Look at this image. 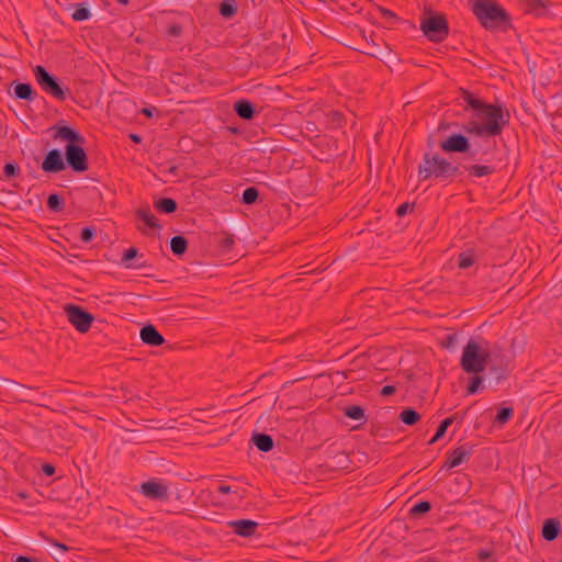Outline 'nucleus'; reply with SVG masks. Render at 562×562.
<instances>
[{
    "label": "nucleus",
    "instance_id": "obj_6",
    "mask_svg": "<svg viewBox=\"0 0 562 562\" xmlns=\"http://www.w3.org/2000/svg\"><path fill=\"white\" fill-rule=\"evenodd\" d=\"M345 40H357L360 42L359 53L378 59L386 58L391 49L384 37H344Z\"/></svg>",
    "mask_w": 562,
    "mask_h": 562
},
{
    "label": "nucleus",
    "instance_id": "obj_55",
    "mask_svg": "<svg viewBox=\"0 0 562 562\" xmlns=\"http://www.w3.org/2000/svg\"><path fill=\"white\" fill-rule=\"evenodd\" d=\"M130 138L136 144H139L142 142V137L138 134H131Z\"/></svg>",
    "mask_w": 562,
    "mask_h": 562
},
{
    "label": "nucleus",
    "instance_id": "obj_34",
    "mask_svg": "<svg viewBox=\"0 0 562 562\" xmlns=\"http://www.w3.org/2000/svg\"><path fill=\"white\" fill-rule=\"evenodd\" d=\"M431 509V504L428 501H423L416 503L411 509L409 514L414 517H418L420 515H424L428 513Z\"/></svg>",
    "mask_w": 562,
    "mask_h": 562
},
{
    "label": "nucleus",
    "instance_id": "obj_21",
    "mask_svg": "<svg viewBox=\"0 0 562 562\" xmlns=\"http://www.w3.org/2000/svg\"><path fill=\"white\" fill-rule=\"evenodd\" d=\"M14 94L16 99L33 101L36 98V92L30 83L18 82L14 87Z\"/></svg>",
    "mask_w": 562,
    "mask_h": 562
},
{
    "label": "nucleus",
    "instance_id": "obj_58",
    "mask_svg": "<svg viewBox=\"0 0 562 562\" xmlns=\"http://www.w3.org/2000/svg\"><path fill=\"white\" fill-rule=\"evenodd\" d=\"M120 1L126 3V0H120Z\"/></svg>",
    "mask_w": 562,
    "mask_h": 562
},
{
    "label": "nucleus",
    "instance_id": "obj_9",
    "mask_svg": "<svg viewBox=\"0 0 562 562\" xmlns=\"http://www.w3.org/2000/svg\"><path fill=\"white\" fill-rule=\"evenodd\" d=\"M65 312L69 323L82 334L90 329L94 321L93 315L79 305L69 304L65 307Z\"/></svg>",
    "mask_w": 562,
    "mask_h": 562
},
{
    "label": "nucleus",
    "instance_id": "obj_5",
    "mask_svg": "<svg viewBox=\"0 0 562 562\" xmlns=\"http://www.w3.org/2000/svg\"><path fill=\"white\" fill-rule=\"evenodd\" d=\"M488 359L490 352L481 350L477 342L470 339L463 348L460 366L464 372L477 374L484 371Z\"/></svg>",
    "mask_w": 562,
    "mask_h": 562
},
{
    "label": "nucleus",
    "instance_id": "obj_43",
    "mask_svg": "<svg viewBox=\"0 0 562 562\" xmlns=\"http://www.w3.org/2000/svg\"><path fill=\"white\" fill-rule=\"evenodd\" d=\"M338 43L353 52L359 53L360 42L357 40H345L344 37H341V40L338 41Z\"/></svg>",
    "mask_w": 562,
    "mask_h": 562
},
{
    "label": "nucleus",
    "instance_id": "obj_26",
    "mask_svg": "<svg viewBox=\"0 0 562 562\" xmlns=\"http://www.w3.org/2000/svg\"><path fill=\"white\" fill-rule=\"evenodd\" d=\"M47 207L54 213H60L65 209V200L58 193H52L47 198Z\"/></svg>",
    "mask_w": 562,
    "mask_h": 562
},
{
    "label": "nucleus",
    "instance_id": "obj_45",
    "mask_svg": "<svg viewBox=\"0 0 562 562\" xmlns=\"http://www.w3.org/2000/svg\"><path fill=\"white\" fill-rule=\"evenodd\" d=\"M48 541H49L50 544H53L54 547L58 548L63 552H68L70 550V548L68 546H66L65 543H61V542H59L57 540L49 539Z\"/></svg>",
    "mask_w": 562,
    "mask_h": 562
},
{
    "label": "nucleus",
    "instance_id": "obj_23",
    "mask_svg": "<svg viewBox=\"0 0 562 562\" xmlns=\"http://www.w3.org/2000/svg\"><path fill=\"white\" fill-rule=\"evenodd\" d=\"M170 249L173 255L182 256L188 249V240L181 235L173 236L170 239Z\"/></svg>",
    "mask_w": 562,
    "mask_h": 562
},
{
    "label": "nucleus",
    "instance_id": "obj_13",
    "mask_svg": "<svg viewBox=\"0 0 562 562\" xmlns=\"http://www.w3.org/2000/svg\"><path fill=\"white\" fill-rule=\"evenodd\" d=\"M41 168L48 173H57L66 168L63 154L59 149H50L44 157Z\"/></svg>",
    "mask_w": 562,
    "mask_h": 562
},
{
    "label": "nucleus",
    "instance_id": "obj_15",
    "mask_svg": "<svg viewBox=\"0 0 562 562\" xmlns=\"http://www.w3.org/2000/svg\"><path fill=\"white\" fill-rule=\"evenodd\" d=\"M227 526L240 537L249 538L252 537L258 528V522L251 519H237L227 522Z\"/></svg>",
    "mask_w": 562,
    "mask_h": 562
},
{
    "label": "nucleus",
    "instance_id": "obj_12",
    "mask_svg": "<svg viewBox=\"0 0 562 562\" xmlns=\"http://www.w3.org/2000/svg\"><path fill=\"white\" fill-rule=\"evenodd\" d=\"M349 456L341 450L329 448L325 452L324 465L330 471L345 470L349 468Z\"/></svg>",
    "mask_w": 562,
    "mask_h": 562
},
{
    "label": "nucleus",
    "instance_id": "obj_53",
    "mask_svg": "<svg viewBox=\"0 0 562 562\" xmlns=\"http://www.w3.org/2000/svg\"><path fill=\"white\" fill-rule=\"evenodd\" d=\"M450 125H451V124H450V123H448V122H440V123H439V126H438V130H439V131H446V130L450 128Z\"/></svg>",
    "mask_w": 562,
    "mask_h": 562
},
{
    "label": "nucleus",
    "instance_id": "obj_28",
    "mask_svg": "<svg viewBox=\"0 0 562 562\" xmlns=\"http://www.w3.org/2000/svg\"><path fill=\"white\" fill-rule=\"evenodd\" d=\"M137 216L150 228H160L156 216L148 207L137 210Z\"/></svg>",
    "mask_w": 562,
    "mask_h": 562
},
{
    "label": "nucleus",
    "instance_id": "obj_42",
    "mask_svg": "<svg viewBox=\"0 0 562 562\" xmlns=\"http://www.w3.org/2000/svg\"><path fill=\"white\" fill-rule=\"evenodd\" d=\"M529 8L537 15H541L546 12V4L542 0H532Z\"/></svg>",
    "mask_w": 562,
    "mask_h": 562
},
{
    "label": "nucleus",
    "instance_id": "obj_4",
    "mask_svg": "<svg viewBox=\"0 0 562 562\" xmlns=\"http://www.w3.org/2000/svg\"><path fill=\"white\" fill-rule=\"evenodd\" d=\"M473 12L486 27H499L506 32L508 18L505 10L491 0H476L473 3Z\"/></svg>",
    "mask_w": 562,
    "mask_h": 562
},
{
    "label": "nucleus",
    "instance_id": "obj_1",
    "mask_svg": "<svg viewBox=\"0 0 562 562\" xmlns=\"http://www.w3.org/2000/svg\"><path fill=\"white\" fill-rule=\"evenodd\" d=\"M459 98L465 103L464 111H471V119L461 130L470 136L480 138L499 136L509 124L510 113L501 103H486L473 92L460 88Z\"/></svg>",
    "mask_w": 562,
    "mask_h": 562
},
{
    "label": "nucleus",
    "instance_id": "obj_49",
    "mask_svg": "<svg viewBox=\"0 0 562 562\" xmlns=\"http://www.w3.org/2000/svg\"><path fill=\"white\" fill-rule=\"evenodd\" d=\"M454 340H456L454 335H448L446 337V341L442 344V346L446 347V348H450V347L453 346Z\"/></svg>",
    "mask_w": 562,
    "mask_h": 562
},
{
    "label": "nucleus",
    "instance_id": "obj_32",
    "mask_svg": "<svg viewBox=\"0 0 562 562\" xmlns=\"http://www.w3.org/2000/svg\"><path fill=\"white\" fill-rule=\"evenodd\" d=\"M514 415V409L510 406H503L498 409L495 416V423L499 425H505L508 423Z\"/></svg>",
    "mask_w": 562,
    "mask_h": 562
},
{
    "label": "nucleus",
    "instance_id": "obj_14",
    "mask_svg": "<svg viewBox=\"0 0 562 562\" xmlns=\"http://www.w3.org/2000/svg\"><path fill=\"white\" fill-rule=\"evenodd\" d=\"M472 454V447L467 445L460 446L448 453L443 468L453 469L465 462Z\"/></svg>",
    "mask_w": 562,
    "mask_h": 562
},
{
    "label": "nucleus",
    "instance_id": "obj_30",
    "mask_svg": "<svg viewBox=\"0 0 562 562\" xmlns=\"http://www.w3.org/2000/svg\"><path fill=\"white\" fill-rule=\"evenodd\" d=\"M475 262V255L472 250L462 251L458 257V267L460 269H468Z\"/></svg>",
    "mask_w": 562,
    "mask_h": 562
},
{
    "label": "nucleus",
    "instance_id": "obj_19",
    "mask_svg": "<svg viewBox=\"0 0 562 562\" xmlns=\"http://www.w3.org/2000/svg\"><path fill=\"white\" fill-rule=\"evenodd\" d=\"M464 171L468 172L470 177L482 178L491 176L495 172V167L493 165H469L462 167Z\"/></svg>",
    "mask_w": 562,
    "mask_h": 562
},
{
    "label": "nucleus",
    "instance_id": "obj_20",
    "mask_svg": "<svg viewBox=\"0 0 562 562\" xmlns=\"http://www.w3.org/2000/svg\"><path fill=\"white\" fill-rule=\"evenodd\" d=\"M251 441L259 451L269 452L273 449V439L270 435L265 432H255L251 437Z\"/></svg>",
    "mask_w": 562,
    "mask_h": 562
},
{
    "label": "nucleus",
    "instance_id": "obj_2",
    "mask_svg": "<svg viewBox=\"0 0 562 562\" xmlns=\"http://www.w3.org/2000/svg\"><path fill=\"white\" fill-rule=\"evenodd\" d=\"M54 140L67 142L65 161L72 171L82 173L89 169L88 156L83 149L85 137L71 126L58 123L52 127Z\"/></svg>",
    "mask_w": 562,
    "mask_h": 562
},
{
    "label": "nucleus",
    "instance_id": "obj_57",
    "mask_svg": "<svg viewBox=\"0 0 562 562\" xmlns=\"http://www.w3.org/2000/svg\"><path fill=\"white\" fill-rule=\"evenodd\" d=\"M136 41H137L138 43H140V42H142L139 36H136Z\"/></svg>",
    "mask_w": 562,
    "mask_h": 562
},
{
    "label": "nucleus",
    "instance_id": "obj_7",
    "mask_svg": "<svg viewBox=\"0 0 562 562\" xmlns=\"http://www.w3.org/2000/svg\"><path fill=\"white\" fill-rule=\"evenodd\" d=\"M34 75L37 83L42 87L44 91L52 94L56 99L64 101L67 97V92L69 89L64 90L55 76L50 75L45 67L36 66L34 69Z\"/></svg>",
    "mask_w": 562,
    "mask_h": 562
},
{
    "label": "nucleus",
    "instance_id": "obj_25",
    "mask_svg": "<svg viewBox=\"0 0 562 562\" xmlns=\"http://www.w3.org/2000/svg\"><path fill=\"white\" fill-rule=\"evenodd\" d=\"M398 418L403 424H405L407 426H413L419 422L420 414L417 411H415L414 408L407 407V408H404L400 413Z\"/></svg>",
    "mask_w": 562,
    "mask_h": 562
},
{
    "label": "nucleus",
    "instance_id": "obj_8",
    "mask_svg": "<svg viewBox=\"0 0 562 562\" xmlns=\"http://www.w3.org/2000/svg\"><path fill=\"white\" fill-rule=\"evenodd\" d=\"M463 132L462 133H454L449 135L446 139L440 142V149L445 153H459V154H467L468 157L474 158L476 151L471 150V144L469 140V137Z\"/></svg>",
    "mask_w": 562,
    "mask_h": 562
},
{
    "label": "nucleus",
    "instance_id": "obj_48",
    "mask_svg": "<svg viewBox=\"0 0 562 562\" xmlns=\"http://www.w3.org/2000/svg\"><path fill=\"white\" fill-rule=\"evenodd\" d=\"M217 492L221 494L236 493L235 491L232 490V487L229 485H225V484L218 485Z\"/></svg>",
    "mask_w": 562,
    "mask_h": 562
},
{
    "label": "nucleus",
    "instance_id": "obj_35",
    "mask_svg": "<svg viewBox=\"0 0 562 562\" xmlns=\"http://www.w3.org/2000/svg\"><path fill=\"white\" fill-rule=\"evenodd\" d=\"M236 11H237V5H236L235 1H233V0L223 1L220 5V13L224 18L233 16L236 13Z\"/></svg>",
    "mask_w": 562,
    "mask_h": 562
},
{
    "label": "nucleus",
    "instance_id": "obj_37",
    "mask_svg": "<svg viewBox=\"0 0 562 562\" xmlns=\"http://www.w3.org/2000/svg\"><path fill=\"white\" fill-rule=\"evenodd\" d=\"M483 384V378L477 373V374H474L471 380H470V383L467 387V393L468 394H475L479 389L482 386Z\"/></svg>",
    "mask_w": 562,
    "mask_h": 562
},
{
    "label": "nucleus",
    "instance_id": "obj_10",
    "mask_svg": "<svg viewBox=\"0 0 562 562\" xmlns=\"http://www.w3.org/2000/svg\"><path fill=\"white\" fill-rule=\"evenodd\" d=\"M423 32L427 35L428 33H448V22L445 15L434 12L425 14L420 22Z\"/></svg>",
    "mask_w": 562,
    "mask_h": 562
},
{
    "label": "nucleus",
    "instance_id": "obj_41",
    "mask_svg": "<svg viewBox=\"0 0 562 562\" xmlns=\"http://www.w3.org/2000/svg\"><path fill=\"white\" fill-rule=\"evenodd\" d=\"M383 19H384V23L386 24L387 27H391V25H393L396 21H397V18L396 15L391 12L390 10H386L384 8H379Z\"/></svg>",
    "mask_w": 562,
    "mask_h": 562
},
{
    "label": "nucleus",
    "instance_id": "obj_44",
    "mask_svg": "<svg viewBox=\"0 0 562 562\" xmlns=\"http://www.w3.org/2000/svg\"><path fill=\"white\" fill-rule=\"evenodd\" d=\"M42 471H43V473H44L45 475H47V476H52V475H54V474H55V471H56V470H55V467H54L53 464H50V463H44V464L42 465Z\"/></svg>",
    "mask_w": 562,
    "mask_h": 562
},
{
    "label": "nucleus",
    "instance_id": "obj_18",
    "mask_svg": "<svg viewBox=\"0 0 562 562\" xmlns=\"http://www.w3.org/2000/svg\"><path fill=\"white\" fill-rule=\"evenodd\" d=\"M560 531V521L557 518H548L542 525L541 536L547 541H553L559 537Z\"/></svg>",
    "mask_w": 562,
    "mask_h": 562
},
{
    "label": "nucleus",
    "instance_id": "obj_16",
    "mask_svg": "<svg viewBox=\"0 0 562 562\" xmlns=\"http://www.w3.org/2000/svg\"><path fill=\"white\" fill-rule=\"evenodd\" d=\"M140 339L144 344L153 347L161 346L165 342L164 336L151 324H147L140 329Z\"/></svg>",
    "mask_w": 562,
    "mask_h": 562
},
{
    "label": "nucleus",
    "instance_id": "obj_36",
    "mask_svg": "<svg viewBox=\"0 0 562 562\" xmlns=\"http://www.w3.org/2000/svg\"><path fill=\"white\" fill-rule=\"evenodd\" d=\"M71 16L75 21H86L90 18V11L88 8L83 7L82 4H78L75 8Z\"/></svg>",
    "mask_w": 562,
    "mask_h": 562
},
{
    "label": "nucleus",
    "instance_id": "obj_50",
    "mask_svg": "<svg viewBox=\"0 0 562 562\" xmlns=\"http://www.w3.org/2000/svg\"><path fill=\"white\" fill-rule=\"evenodd\" d=\"M155 111V108H143L140 113L144 114L146 117H153Z\"/></svg>",
    "mask_w": 562,
    "mask_h": 562
},
{
    "label": "nucleus",
    "instance_id": "obj_38",
    "mask_svg": "<svg viewBox=\"0 0 562 562\" xmlns=\"http://www.w3.org/2000/svg\"><path fill=\"white\" fill-rule=\"evenodd\" d=\"M20 172V167L15 162H7L3 167V173L7 178L18 177Z\"/></svg>",
    "mask_w": 562,
    "mask_h": 562
},
{
    "label": "nucleus",
    "instance_id": "obj_56",
    "mask_svg": "<svg viewBox=\"0 0 562 562\" xmlns=\"http://www.w3.org/2000/svg\"><path fill=\"white\" fill-rule=\"evenodd\" d=\"M445 37H439V36H436V37H428V40H430L431 42H435V43H439L443 40Z\"/></svg>",
    "mask_w": 562,
    "mask_h": 562
},
{
    "label": "nucleus",
    "instance_id": "obj_33",
    "mask_svg": "<svg viewBox=\"0 0 562 562\" xmlns=\"http://www.w3.org/2000/svg\"><path fill=\"white\" fill-rule=\"evenodd\" d=\"M258 198H259L258 189L255 187H248L243 192L241 202L244 204L250 205V204L256 203Z\"/></svg>",
    "mask_w": 562,
    "mask_h": 562
},
{
    "label": "nucleus",
    "instance_id": "obj_17",
    "mask_svg": "<svg viewBox=\"0 0 562 562\" xmlns=\"http://www.w3.org/2000/svg\"><path fill=\"white\" fill-rule=\"evenodd\" d=\"M235 113L243 120L250 121L256 116V108L254 103L247 99L237 100L234 105Z\"/></svg>",
    "mask_w": 562,
    "mask_h": 562
},
{
    "label": "nucleus",
    "instance_id": "obj_27",
    "mask_svg": "<svg viewBox=\"0 0 562 562\" xmlns=\"http://www.w3.org/2000/svg\"><path fill=\"white\" fill-rule=\"evenodd\" d=\"M155 207L162 213L170 214L177 211L178 204L171 198H162L155 203Z\"/></svg>",
    "mask_w": 562,
    "mask_h": 562
},
{
    "label": "nucleus",
    "instance_id": "obj_51",
    "mask_svg": "<svg viewBox=\"0 0 562 562\" xmlns=\"http://www.w3.org/2000/svg\"><path fill=\"white\" fill-rule=\"evenodd\" d=\"M234 245V239H233V236H227L223 239V247L224 248H231L232 246Z\"/></svg>",
    "mask_w": 562,
    "mask_h": 562
},
{
    "label": "nucleus",
    "instance_id": "obj_47",
    "mask_svg": "<svg viewBox=\"0 0 562 562\" xmlns=\"http://www.w3.org/2000/svg\"><path fill=\"white\" fill-rule=\"evenodd\" d=\"M408 209H409V204H408V203H403V204H401V205L396 209V214H397L398 216H403V215H405V214L407 213Z\"/></svg>",
    "mask_w": 562,
    "mask_h": 562
},
{
    "label": "nucleus",
    "instance_id": "obj_40",
    "mask_svg": "<svg viewBox=\"0 0 562 562\" xmlns=\"http://www.w3.org/2000/svg\"><path fill=\"white\" fill-rule=\"evenodd\" d=\"M476 557L480 562H496L494 559V550L480 549Z\"/></svg>",
    "mask_w": 562,
    "mask_h": 562
},
{
    "label": "nucleus",
    "instance_id": "obj_46",
    "mask_svg": "<svg viewBox=\"0 0 562 562\" xmlns=\"http://www.w3.org/2000/svg\"><path fill=\"white\" fill-rule=\"evenodd\" d=\"M396 391L395 386L394 385H384L382 389H381V395L383 396H389V395H392L394 394Z\"/></svg>",
    "mask_w": 562,
    "mask_h": 562
},
{
    "label": "nucleus",
    "instance_id": "obj_29",
    "mask_svg": "<svg viewBox=\"0 0 562 562\" xmlns=\"http://www.w3.org/2000/svg\"><path fill=\"white\" fill-rule=\"evenodd\" d=\"M453 422H454L453 415L441 420V423L439 424V426L436 430L435 436L430 439L429 445H432L436 441H438L440 438H442L445 436L448 427L451 426Z\"/></svg>",
    "mask_w": 562,
    "mask_h": 562
},
{
    "label": "nucleus",
    "instance_id": "obj_39",
    "mask_svg": "<svg viewBox=\"0 0 562 562\" xmlns=\"http://www.w3.org/2000/svg\"><path fill=\"white\" fill-rule=\"evenodd\" d=\"M95 237V228L92 226H86L81 229L80 239L83 243H90Z\"/></svg>",
    "mask_w": 562,
    "mask_h": 562
},
{
    "label": "nucleus",
    "instance_id": "obj_52",
    "mask_svg": "<svg viewBox=\"0 0 562 562\" xmlns=\"http://www.w3.org/2000/svg\"><path fill=\"white\" fill-rule=\"evenodd\" d=\"M14 562H36L35 559L24 555H18Z\"/></svg>",
    "mask_w": 562,
    "mask_h": 562
},
{
    "label": "nucleus",
    "instance_id": "obj_24",
    "mask_svg": "<svg viewBox=\"0 0 562 562\" xmlns=\"http://www.w3.org/2000/svg\"><path fill=\"white\" fill-rule=\"evenodd\" d=\"M138 256V249L135 248V247H131L128 249H126L123 254V257H122V263L125 266V268H134V269H139V268H144V267H147L146 263H132L131 261L133 259H135L136 257Z\"/></svg>",
    "mask_w": 562,
    "mask_h": 562
},
{
    "label": "nucleus",
    "instance_id": "obj_54",
    "mask_svg": "<svg viewBox=\"0 0 562 562\" xmlns=\"http://www.w3.org/2000/svg\"><path fill=\"white\" fill-rule=\"evenodd\" d=\"M306 130H307L308 132H315V131L317 130L316 124H315V123H313V122H307V124H306Z\"/></svg>",
    "mask_w": 562,
    "mask_h": 562
},
{
    "label": "nucleus",
    "instance_id": "obj_3",
    "mask_svg": "<svg viewBox=\"0 0 562 562\" xmlns=\"http://www.w3.org/2000/svg\"><path fill=\"white\" fill-rule=\"evenodd\" d=\"M463 173L461 167L440 156L437 153L427 151L423 155V161L418 166L420 181L429 179L449 180Z\"/></svg>",
    "mask_w": 562,
    "mask_h": 562
},
{
    "label": "nucleus",
    "instance_id": "obj_11",
    "mask_svg": "<svg viewBox=\"0 0 562 562\" xmlns=\"http://www.w3.org/2000/svg\"><path fill=\"white\" fill-rule=\"evenodd\" d=\"M139 492L145 497L154 501H166L169 497L168 486L156 480L142 483Z\"/></svg>",
    "mask_w": 562,
    "mask_h": 562
},
{
    "label": "nucleus",
    "instance_id": "obj_31",
    "mask_svg": "<svg viewBox=\"0 0 562 562\" xmlns=\"http://www.w3.org/2000/svg\"><path fill=\"white\" fill-rule=\"evenodd\" d=\"M344 413H345V416H347L348 418L353 419V420H364L366 419L364 409L359 405L347 406L345 408Z\"/></svg>",
    "mask_w": 562,
    "mask_h": 562
},
{
    "label": "nucleus",
    "instance_id": "obj_22",
    "mask_svg": "<svg viewBox=\"0 0 562 562\" xmlns=\"http://www.w3.org/2000/svg\"><path fill=\"white\" fill-rule=\"evenodd\" d=\"M325 121L327 128L337 130L345 125V116L338 110H330L325 114Z\"/></svg>",
    "mask_w": 562,
    "mask_h": 562
}]
</instances>
